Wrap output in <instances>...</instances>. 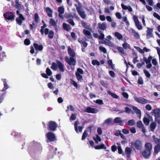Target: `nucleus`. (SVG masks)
I'll use <instances>...</instances> for the list:
<instances>
[{"label": "nucleus", "instance_id": "774afa93", "mask_svg": "<svg viewBox=\"0 0 160 160\" xmlns=\"http://www.w3.org/2000/svg\"><path fill=\"white\" fill-rule=\"evenodd\" d=\"M109 73L110 76L112 78H114L115 76V73L112 71H109Z\"/></svg>", "mask_w": 160, "mask_h": 160}, {"label": "nucleus", "instance_id": "6e6552de", "mask_svg": "<svg viewBox=\"0 0 160 160\" xmlns=\"http://www.w3.org/2000/svg\"><path fill=\"white\" fill-rule=\"evenodd\" d=\"M66 62L70 65L74 66L76 65L75 59L72 57H70L69 59L68 57L66 56L65 57Z\"/></svg>", "mask_w": 160, "mask_h": 160}, {"label": "nucleus", "instance_id": "c03bdc74", "mask_svg": "<svg viewBox=\"0 0 160 160\" xmlns=\"http://www.w3.org/2000/svg\"><path fill=\"white\" fill-rule=\"evenodd\" d=\"M88 134L87 133V131H85L82 135V140H84L88 136Z\"/></svg>", "mask_w": 160, "mask_h": 160}, {"label": "nucleus", "instance_id": "bb28decb", "mask_svg": "<svg viewBox=\"0 0 160 160\" xmlns=\"http://www.w3.org/2000/svg\"><path fill=\"white\" fill-rule=\"evenodd\" d=\"M75 75L77 80L80 82H81L83 80L82 76L78 73L77 72H75Z\"/></svg>", "mask_w": 160, "mask_h": 160}, {"label": "nucleus", "instance_id": "473e14b6", "mask_svg": "<svg viewBox=\"0 0 160 160\" xmlns=\"http://www.w3.org/2000/svg\"><path fill=\"white\" fill-rule=\"evenodd\" d=\"M132 33L136 38L138 39L140 38V36L138 33L136 32L134 30H132Z\"/></svg>", "mask_w": 160, "mask_h": 160}, {"label": "nucleus", "instance_id": "f704fd0d", "mask_svg": "<svg viewBox=\"0 0 160 160\" xmlns=\"http://www.w3.org/2000/svg\"><path fill=\"white\" fill-rule=\"evenodd\" d=\"M122 47L125 49L127 48H130V45L126 42V41L124 42V43L122 44Z\"/></svg>", "mask_w": 160, "mask_h": 160}, {"label": "nucleus", "instance_id": "f3484780", "mask_svg": "<svg viewBox=\"0 0 160 160\" xmlns=\"http://www.w3.org/2000/svg\"><path fill=\"white\" fill-rule=\"evenodd\" d=\"M98 28L101 30H105L107 27V24L106 22H103L102 23H98Z\"/></svg>", "mask_w": 160, "mask_h": 160}, {"label": "nucleus", "instance_id": "7c9ffc66", "mask_svg": "<svg viewBox=\"0 0 160 160\" xmlns=\"http://www.w3.org/2000/svg\"><path fill=\"white\" fill-rule=\"evenodd\" d=\"M135 123V121L134 119H131L126 122V124L128 126H131L133 125Z\"/></svg>", "mask_w": 160, "mask_h": 160}, {"label": "nucleus", "instance_id": "864d4df0", "mask_svg": "<svg viewBox=\"0 0 160 160\" xmlns=\"http://www.w3.org/2000/svg\"><path fill=\"white\" fill-rule=\"evenodd\" d=\"M99 49L101 51L103 52L104 53H106L107 52L106 49L105 48L102 47L100 46L99 47Z\"/></svg>", "mask_w": 160, "mask_h": 160}, {"label": "nucleus", "instance_id": "c85d7f7f", "mask_svg": "<svg viewBox=\"0 0 160 160\" xmlns=\"http://www.w3.org/2000/svg\"><path fill=\"white\" fill-rule=\"evenodd\" d=\"M93 139L95 141L96 143L98 144V142H100L101 141V139L100 137L98 135H96V138L94 137H93Z\"/></svg>", "mask_w": 160, "mask_h": 160}, {"label": "nucleus", "instance_id": "e433bc0d", "mask_svg": "<svg viewBox=\"0 0 160 160\" xmlns=\"http://www.w3.org/2000/svg\"><path fill=\"white\" fill-rule=\"evenodd\" d=\"M49 23L51 25L55 26L57 25L56 22L52 18L50 20Z\"/></svg>", "mask_w": 160, "mask_h": 160}, {"label": "nucleus", "instance_id": "2eb2a0df", "mask_svg": "<svg viewBox=\"0 0 160 160\" xmlns=\"http://www.w3.org/2000/svg\"><path fill=\"white\" fill-rule=\"evenodd\" d=\"M147 34H146V37L147 38L149 39L150 38H151L152 37V32H153V29L152 28H147V30L146 31Z\"/></svg>", "mask_w": 160, "mask_h": 160}, {"label": "nucleus", "instance_id": "ddd939ff", "mask_svg": "<svg viewBox=\"0 0 160 160\" xmlns=\"http://www.w3.org/2000/svg\"><path fill=\"white\" fill-rule=\"evenodd\" d=\"M58 12L59 13L58 14L59 17L61 19L63 18V16L62 15L64 12V7L62 6L59 7L58 9Z\"/></svg>", "mask_w": 160, "mask_h": 160}, {"label": "nucleus", "instance_id": "aec40b11", "mask_svg": "<svg viewBox=\"0 0 160 160\" xmlns=\"http://www.w3.org/2000/svg\"><path fill=\"white\" fill-rule=\"evenodd\" d=\"M152 112L154 113L155 118H160V109L159 108L153 110Z\"/></svg>", "mask_w": 160, "mask_h": 160}, {"label": "nucleus", "instance_id": "a18cd8bd", "mask_svg": "<svg viewBox=\"0 0 160 160\" xmlns=\"http://www.w3.org/2000/svg\"><path fill=\"white\" fill-rule=\"evenodd\" d=\"M24 44L26 45H29L30 44L31 42L28 38L25 39L24 41Z\"/></svg>", "mask_w": 160, "mask_h": 160}, {"label": "nucleus", "instance_id": "6e6d98bb", "mask_svg": "<svg viewBox=\"0 0 160 160\" xmlns=\"http://www.w3.org/2000/svg\"><path fill=\"white\" fill-rule=\"evenodd\" d=\"M71 84L73 85L75 87L77 88L78 85L77 83L73 79H71Z\"/></svg>", "mask_w": 160, "mask_h": 160}, {"label": "nucleus", "instance_id": "58836bf2", "mask_svg": "<svg viewBox=\"0 0 160 160\" xmlns=\"http://www.w3.org/2000/svg\"><path fill=\"white\" fill-rule=\"evenodd\" d=\"M6 56L5 55V53L4 52H2L0 53V61H2L4 58L6 57Z\"/></svg>", "mask_w": 160, "mask_h": 160}, {"label": "nucleus", "instance_id": "20e7f679", "mask_svg": "<svg viewBox=\"0 0 160 160\" xmlns=\"http://www.w3.org/2000/svg\"><path fill=\"white\" fill-rule=\"evenodd\" d=\"M132 148L133 149L137 150H140L142 147V143L141 141L137 140L134 142L131 143Z\"/></svg>", "mask_w": 160, "mask_h": 160}, {"label": "nucleus", "instance_id": "a211bd4d", "mask_svg": "<svg viewBox=\"0 0 160 160\" xmlns=\"http://www.w3.org/2000/svg\"><path fill=\"white\" fill-rule=\"evenodd\" d=\"M45 11L47 13L48 16L50 18L52 17V14L53 13V11L49 7H47L45 8L44 9Z\"/></svg>", "mask_w": 160, "mask_h": 160}, {"label": "nucleus", "instance_id": "49530a36", "mask_svg": "<svg viewBox=\"0 0 160 160\" xmlns=\"http://www.w3.org/2000/svg\"><path fill=\"white\" fill-rule=\"evenodd\" d=\"M137 126L139 128H141L143 126V125L141 121H139L137 122Z\"/></svg>", "mask_w": 160, "mask_h": 160}, {"label": "nucleus", "instance_id": "13d9d810", "mask_svg": "<svg viewBox=\"0 0 160 160\" xmlns=\"http://www.w3.org/2000/svg\"><path fill=\"white\" fill-rule=\"evenodd\" d=\"M138 83L140 85L142 84L143 83V81L141 77H140L138 80Z\"/></svg>", "mask_w": 160, "mask_h": 160}, {"label": "nucleus", "instance_id": "f257e3e1", "mask_svg": "<svg viewBox=\"0 0 160 160\" xmlns=\"http://www.w3.org/2000/svg\"><path fill=\"white\" fill-rule=\"evenodd\" d=\"M152 146L150 142L146 143L145 145V149L142 152V155L145 158H148L151 155Z\"/></svg>", "mask_w": 160, "mask_h": 160}, {"label": "nucleus", "instance_id": "9d476101", "mask_svg": "<svg viewBox=\"0 0 160 160\" xmlns=\"http://www.w3.org/2000/svg\"><path fill=\"white\" fill-rule=\"evenodd\" d=\"M134 99L137 102L142 104H145L149 102V101L142 97L139 98L135 97H134Z\"/></svg>", "mask_w": 160, "mask_h": 160}, {"label": "nucleus", "instance_id": "9b49d317", "mask_svg": "<svg viewBox=\"0 0 160 160\" xmlns=\"http://www.w3.org/2000/svg\"><path fill=\"white\" fill-rule=\"evenodd\" d=\"M44 33L46 35H47L48 34V37L49 39H52L54 36V32L52 30H50L49 31V30L48 28H46L44 30Z\"/></svg>", "mask_w": 160, "mask_h": 160}, {"label": "nucleus", "instance_id": "b1692460", "mask_svg": "<svg viewBox=\"0 0 160 160\" xmlns=\"http://www.w3.org/2000/svg\"><path fill=\"white\" fill-rule=\"evenodd\" d=\"M62 26L63 29L68 31H69L71 29L70 26L69 24L65 22L63 23Z\"/></svg>", "mask_w": 160, "mask_h": 160}, {"label": "nucleus", "instance_id": "c756f323", "mask_svg": "<svg viewBox=\"0 0 160 160\" xmlns=\"http://www.w3.org/2000/svg\"><path fill=\"white\" fill-rule=\"evenodd\" d=\"M132 108L137 114H140L141 116V112L140 110L138 109L135 106H132Z\"/></svg>", "mask_w": 160, "mask_h": 160}, {"label": "nucleus", "instance_id": "603ef678", "mask_svg": "<svg viewBox=\"0 0 160 160\" xmlns=\"http://www.w3.org/2000/svg\"><path fill=\"white\" fill-rule=\"evenodd\" d=\"M83 32L85 35L87 36H90L91 35L90 32L89 31L85 29L83 30Z\"/></svg>", "mask_w": 160, "mask_h": 160}, {"label": "nucleus", "instance_id": "de8ad7c7", "mask_svg": "<svg viewBox=\"0 0 160 160\" xmlns=\"http://www.w3.org/2000/svg\"><path fill=\"white\" fill-rule=\"evenodd\" d=\"M118 50L122 54H124V49L122 47H118L117 48Z\"/></svg>", "mask_w": 160, "mask_h": 160}, {"label": "nucleus", "instance_id": "052dcab7", "mask_svg": "<svg viewBox=\"0 0 160 160\" xmlns=\"http://www.w3.org/2000/svg\"><path fill=\"white\" fill-rule=\"evenodd\" d=\"M67 22L72 26L75 25V23L72 19H70L67 21Z\"/></svg>", "mask_w": 160, "mask_h": 160}, {"label": "nucleus", "instance_id": "5701e85b", "mask_svg": "<svg viewBox=\"0 0 160 160\" xmlns=\"http://www.w3.org/2000/svg\"><path fill=\"white\" fill-rule=\"evenodd\" d=\"M68 54L71 57L73 58L75 56V52L70 47L68 48Z\"/></svg>", "mask_w": 160, "mask_h": 160}, {"label": "nucleus", "instance_id": "bf43d9fd", "mask_svg": "<svg viewBox=\"0 0 160 160\" xmlns=\"http://www.w3.org/2000/svg\"><path fill=\"white\" fill-rule=\"evenodd\" d=\"M96 103L99 104H103L104 103L103 102V101L101 99H97L96 100L95 102H94Z\"/></svg>", "mask_w": 160, "mask_h": 160}, {"label": "nucleus", "instance_id": "0e129e2a", "mask_svg": "<svg viewBox=\"0 0 160 160\" xmlns=\"http://www.w3.org/2000/svg\"><path fill=\"white\" fill-rule=\"evenodd\" d=\"M71 36L74 40H76L77 37L74 32H72L71 33Z\"/></svg>", "mask_w": 160, "mask_h": 160}, {"label": "nucleus", "instance_id": "4c0bfd02", "mask_svg": "<svg viewBox=\"0 0 160 160\" xmlns=\"http://www.w3.org/2000/svg\"><path fill=\"white\" fill-rule=\"evenodd\" d=\"M92 63L93 65H97L99 66L100 65L99 62L97 60H93L92 61Z\"/></svg>", "mask_w": 160, "mask_h": 160}, {"label": "nucleus", "instance_id": "f03ea898", "mask_svg": "<svg viewBox=\"0 0 160 160\" xmlns=\"http://www.w3.org/2000/svg\"><path fill=\"white\" fill-rule=\"evenodd\" d=\"M56 62L57 64L55 62H53L52 63L51 68L54 70H55L57 69L58 67L61 72H64V70L63 64L58 60H57Z\"/></svg>", "mask_w": 160, "mask_h": 160}, {"label": "nucleus", "instance_id": "7ed1b4c3", "mask_svg": "<svg viewBox=\"0 0 160 160\" xmlns=\"http://www.w3.org/2000/svg\"><path fill=\"white\" fill-rule=\"evenodd\" d=\"M152 138L153 139L156 145L154 148V153L155 154H157L160 151V139L156 138L155 135H153Z\"/></svg>", "mask_w": 160, "mask_h": 160}, {"label": "nucleus", "instance_id": "423d86ee", "mask_svg": "<svg viewBox=\"0 0 160 160\" xmlns=\"http://www.w3.org/2000/svg\"><path fill=\"white\" fill-rule=\"evenodd\" d=\"M48 130L51 131H54L56 130L57 124L55 121H51L48 122Z\"/></svg>", "mask_w": 160, "mask_h": 160}, {"label": "nucleus", "instance_id": "37998d69", "mask_svg": "<svg viewBox=\"0 0 160 160\" xmlns=\"http://www.w3.org/2000/svg\"><path fill=\"white\" fill-rule=\"evenodd\" d=\"M46 72L48 76H51L52 74V72L51 71V70L50 69H49V68H46Z\"/></svg>", "mask_w": 160, "mask_h": 160}, {"label": "nucleus", "instance_id": "a19ab883", "mask_svg": "<svg viewBox=\"0 0 160 160\" xmlns=\"http://www.w3.org/2000/svg\"><path fill=\"white\" fill-rule=\"evenodd\" d=\"M143 72L145 74L146 77L148 78H149L151 77V74L149 72L146 70H143Z\"/></svg>", "mask_w": 160, "mask_h": 160}, {"label": "nucleus", "instance_id": "680f3d73", "mask_svg": "<svg viewBox=\"0 0 160 160\" xmlns=\"http://www.w3.org/2000/svg\"><path fill=\"white\" fill-rule=\"evenodd\" d=\"M154 17L156 18L159 20H160V16L155 12H154L153 14Z\"/></svg>", "mask_w": 160, "mask_h": 160}, {"label": "nucleus", "instance_id": "09e8293b", "mask_svg": "<svg viewBox=\"0 0 160 160\" xmlns=\"http://www.w3.org/2000/svg\"><path fill=\"white\" fill-rule=\"evenodd\" d=\"M135 25L137 27V28L138 30H141L142 28V26L140 24L139 22H138L137 23H136L135 24Z\"/></svg>", "mask_w": 160, "mask_h": 160}, {"label": "nucleus", "instance_id": "ea45409f", "mask_svg": "<svg viewBox=\"0 0 160 160\" xmlns=\"http://www.w3.org/2000/svg\"><path fill=\"white\" fill-rule=\"evenodd\" d=\"M108 93L113 98L117 99L118 98V96L115 93L112 92L110 91H109Z\"/></svg>", "mask_w": 160, "mask_h": 160}, {"label": "nucleus", "instance_id": "8fccbe9b", "mask_svg": "<svg viewBox=\"0 0 160 160\" xmlns=\"http://www.w3.org/2000/svg\"><path fill=\"white\" fill-rule=\"evenodd\" d=\"M81 23L82 24V27H83L85 28H87L88 27H89V26L88 25H87L85 22L83 21L82 20L81 21Z\"/></svg>", "mask_w": 160, "mask_h": 160}, {"label": "nucleus", "instance_id": "f8f14e48", "mask_svg": "<svg viewBox=\"0 0 160 160\" xmlns=\"http://www.w3.org/2000/svg\"><path fill=\"white\" fill-rule=\"evenodd\" d=\"M78 122L77 121H75L74 122V128L75 130L77 133L79 132H81L82 131L83 128L82 126H79L78 127Z\"/></svg>", "mask_w": 160, "mask_h": 160}, {"label": "nucleus", "instance_id": "e2e57ef3", "mask_svg": "<svg viewBox=\"0 0 160 160\" xmlns=\"http://www.w3.org/2000/svg\"><path fill=\"white\" fill-rule=\"evenodd\" d=\"M48 88L51 89H53L54 88V87L51 82H49L48 84Z\"/></svg>", "mask_w": 160, "mask_h": 160}, {"label": "nucleus", "instance_id": "c9c22d12", "mask_svg": "<svg viewBox=\"0 0 160 160\" xmlns=\"http://www.w3.org/2000/svg\"><path fill=\"white\" fill-rule=\"evenodd\" d=\"M47 25L45 23H44L43 25L41 26V29H40V32L42 35H43L44 33V28L46 27Z\"/></svg>", "mask_w": 160, "mask_h": 160}, {"label": "nucleus", "instance_id": "a878e982", "mask_svg": "<svg viewBox=\"0 0 160 160\" xmlns=\"http://www.w3.org/2000/svg\"><path fill=\"white\" fill-rule=\"evenodd\" d=\"M114 36L118 39L119 40L122 39L123 36L122 35L119 33L118 32H115L114 33Z\"/></svg>", "mask_w": 160, "mask_h": 160}, {"label": "nucleus", "instance_id": "338daca9", "mask_svg": "<svg viewBox=\"0 0 160 160\" xmlns=\"http://www.w3.org/2000/svg\"><path fill=\"white\" fill-rule=\"evenodd\" d=\"M122 95L124 98L127 99L128 98L129 95L127 93L125 92H123L122 93Z\"/></svg>", "mask_w": 160, "mask_h": 160}, {"label": "nucleus", "instance_id": "cd10ccee", "mask_svg": "<svg viewBox=\"0 0 160 160\" xmlns=\"http://www.w3.org/2000/svg\"><path fill=\"white\" fill-rule=\"evenodd\" d=\"M156 124L155 122H152L150 125L151 130L152 132H154V129L156 127Z\"/></svg>", "mask_w": 160, "mask_h": 160}, {"label": "nucleus", "instance_id": "0eeeda50", "mask_svg": "<svg viewBox=\"0 0 160 160\" xmlns=\"http://www.w3.org/2000/svg\"><path fill=\"white\" fill-rule=\"evenodd\" d=\"M46 138H47L48 140L47 141V142L48 143L49 141L53 142L56 140V137L55 134L52 132H48L46 135Z\"/></svg>", "mask_w": 160, "mask_h": 160}, {"label": "nucleus", "instance_id": "1a4fd4ad", "mask_svg": "<svg viewBox=\"0 0 160 160\" xmlns=\"http://www.w3.org/2000/svg\"><path fill=\"white\" fill-rule=\"evenodd\" d=\"M3 16L6 20H8V21H12L14 18V16L12 12H7L4 13Z\"/></svg>", "mask_w": 160, "mask_h": 160}, {"label": "nucleus", "instance_id": "4468645a", "mask_svg": "<svg viewBox=\"0 0 160 160\" xmlns=\"http://www.w3.org/2000/svg\"><path fill=\"white\" fill-rule=\"evenodd\" d=\"M25 20V18L22 14H20L19 16V18H16V20L17 23L19 25H21L22 23V21Z\"/></svg>", "mask_w": 160, "mask_h": 160}, {"label": "nucleus", "instance_id": "dca6fc26", "mask_svg": "<svg viewBox=\"0 0 160 160\" xmlns=\"http://www.w3.org/2000/svg\"><path fill=\"white\" fill-rule=\"evenodd\" d=\"M15 7L19 10H21L23 8V6L21 2H19V0H15Z\"/></svg>", "mask_w": 160, "mask_h": 160}, {"label": "nucleus", "instance_id": "4d7b16f0", "mask_svg": "<svg viewBox=\"0 0 160 160\" xmlns=\"http://www.w3.org/2000/svg\"><path fill=\"white\" fill-rule=\"evenodd\" d=\"M39 17L37 13H35L34 14V20L36 22H38V21Z\"/></svg>", "mask_w": 160, "mask_h": 160}, {"label": "nucleus", "instance_id": "4be33fe9", "mask_svg": "<svg viewBox=\"0 0 160 160\" xmlns=\"http://www.w3.org/2000/svg\"><path fill=\"white\" fill-rule=\"evenodd\" d=\"M114 121L115 123H119V125L121 126H123V123L122 122L121 118L120 117H117L114 118Z\"/></svg>", "mask_w": 160, "mask_h": 160}, {"label": "nucleus", "instance_id": "412c9836", "mask_svg": "<svg viewBox=\"0 0 160 160\" xmlns=\"http://www.w3.org/2000/svg\"><path fill=\"white\" fill-rule=\"evenodd\" d=\"M33 45L35 49L37 50L41 51L43 49V47L42 45H39L38 44L35 43H33Z\"/></svg>", "mask_w": 160, "mask_h": 160}, {"label": "nucleus", "instance_id": "39448f33", "mask_svg": "<svg viewBox=\"0 0 160 160\" xmlns=\"http://www.w3.org/2000/svg\"><path fill=\"white\" fill-rule=\"evenodd\" d=\"M75 5L76 7L77 11L81 17L82 19H85L86 18V15L85 14V12L82 10V8L81 6H77L76 4Z\"/></svg>", "mask_w": 160, "mask_h": 160}, {"label": "nucleus", "instance_id": "5fc2aeb1", "mask_svg": "<svg viewBox=\"0 0 160 160\" xmlns=\"http://www.w3.org/2000/svg\"><path fill=\"white\" fill-rule=\"evenodd\" d=\"M125 112L128 113H130L132 111L131 109L128 107L125 108Z\"/></svg>", "mask_w": 160, "mask_h": 160}, {"label": "nucleus", "instance_id": "69168bd1", "mask_svg": "<svg viewBox=\"0 0 160 160\" xmlns=\"http://www.w3.org/2000/svg\"><path fill=\"white\" fill-rule=\"evenodd\" d=\"M77 72L79 74H83V71L82 69L80 68H78L77 69Z\"/></svg>", "mask_w": 160, "mask_h": 160}, {"label": "nucleus", "instance_id": "3c124183", "mask_svg": "<svg viewBox=\"0 0 160 160\" xmlns=\"http://www.w3.org/2000/svg\"><path fill=\"white\" fill-rule=\"evenodd\" d=\"M4 87L2 90V91H5L8 88L7 83L6 82H4Z\"/></svg>", "mask_w": 160, "mask_h": 160}, {"label": "nucleus", "instance_id": "79ce46f5", "mask_svg": "<svg viewBox=\"0 0 160 160\" xmlns=\"http://www.w3.org/2000/svg\"><path fill=\"white\" fill-rule=\"evenodd\" d=\"M143 121L144 123L147 125H148L150 122L149 119L146 117L144 118L143 119Z\"/></svg>", "mask_w": 160, "mask_h": 160}, {"label": "nucleus", "instance_id": "6ab92c4d", "mask_svg": "<svg viewBox=\"0 0 160 160\" xmlns=\"http://www.w3.org/2000/svg\"><path fill=\"white\" fill-rule=\"evenodd\" d=\"M84 112L88 113H96L97 112H96L94 108H92L91 107H88L84 110Z\"/></svg>", "mask_w": 160, "mask_h": 160}, {"label": "nucleus", "instance_id": "72a5a7b5", "mask_svg": "<svg viewBox=\"0 0 160 160\" xmlns=\"http://www.w3.org/2000/svg\"><path fill=\"white\" fill-rule=\"evenodd\" d=\"M131 148L129 147H127L125 148V153L127 155H130L131 153Z\"/></svg>", "mask_w": 160, "mask_h": 160}, {"label": "nucleus", "instance_id": "2f4dec72", "mask_svg": "<svg viewBox=\"0 0 160 160\" xmlns=\"http://www.w3.org/2000/svg\"><path fill=\"white\" fill-rule=\"evenodd\" d=\"M112 119L111 118H108L107 119L105 120L103 123V124H106L108 125L112 122Z\"/></svg>", "mask_w": 160, "mask_h": 160}, {"label": "nucleus", "instance_id": "393cba45", "mask_svg": "<svg viewBox=\"0 0 160 160\" xmlns=\"http://www.w3.org/2000/svg\"><path fill=\"white\" fill-rule=\"evenodd\" d=\"M94 148L95 149H106V147L103 144H102L99 145H97L95 146Z\"/></svg>", "mask_w": 160, "mask_h": 160}]
</instances>
